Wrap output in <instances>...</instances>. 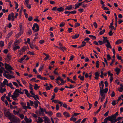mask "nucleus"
Returning a JSON list of instances; mask_svg holds the SVG:
<instances>
[{
    "mask_svg": "<svg viewBox=\"0 0 123 123\" xmlns=\"http://www.w3.org/2000/svg\"><path fill=\"white\" fill-rule=\"evenodd\" d=\"M49 55L47 54L46 55V57L44 58V60L46 61L48 59L49 57Z\"/></svg>",
    "mask_w": 123,
    "mask_h": 123,
    "instance_id": "a19ab883",
    "label": "nucleus"
},
{
    "mask_svg": "<svg viewBox=\"0 0 123 123\" xmlns=\"http://www.w3.org/2000/svg\"><path fill=\"white\" fill-rule=\"evenodd\" d=\"M76 119L75 117H71L70 119V120L71 121H72L74 122H75L76 121Z\"/></svg>",
    "mask_w": 123,
    "mask_h": 123,
    "instance_id": "7c9ffc66",
    "label": "nucleus"
},
{
    "mask_svg": "<svg viewBox=\"0 0 123 123\" xmlns=\"http://www.w3.org/2000/svg\"><path fill=\"white\" fill-rule=\"evenodd\" d=\"M12 83L14 86H16L17 87H19V86L18 85L17 83L16 82H12Z\"/></svg>",
    "mask_w": 123,
    "mask_h": 123,
    "instance_id": "58836bf2",
    "label": "nucleus"
},
{
    "mask_svg": "<svg viewBox=\"0 0 123 123\" xmlns=\"http://www.w3.org/2000/svg\"><path fill=\"white\" fill-rule=\"evenodd\" d=\"M44 121V122L45 121L47 122V121H50V120L49 118L48 117H45Z\"/></svg>",
    "mask_w": 123,
    "mask_h": 123,
    "instance_id": "603ef678",
    "label": "nucleus"
},
{
    "mask_svg": "<svg viewBox=\"0 0 123 123\" xmlns=\"http://www.w3.org/2000/svg\"><path fill=\"white\" fill-rule=\"evenodd\" d=\"M26 48L25 46H23L21 49V50H20L22 51V52H24L25 51V50H26Z\"/></svg>",
    "mask_w": 123,
    "mask_h": 123,
    "instance_id": "473e14b6",
    "label": "nucleus"
},
{
    "mask_svg": "<svg viewBox=\"0 0 123 123\" xmlns=\"http://www.w3.org/2000/svg\"><path fill=\"white\" fill-rule=\"evenodd\" d=\"M19 29L20 31L18 34H19L20 36L23 33V31L22 30V24H20L19 25Z\"/></svg>",
    "mask_w": 123,
    "mask_h": 123,
    "instance_id": "423d86ee",
    "label": "nucleus"
},
{
    "mask_svg": "<svg viewBox=\"0 0 123 123\" xmlns=\"http://www.w3.org/2000/svg\"><path fill=\"white\" fill-rule=\"evenodd\" d=\"M107 118L108 119V120L110 121H111L112 120H114L115 119L112 115L108 117Z\"/></svg>",
    "mask_w": 123,
    "mask_h": 123,
    "instance_id": "f8f14e48",
    "label": "nucleus"
},
{
    "mask_svg": "<svg viewBox=\"0 0 123 123\" xmlns=\"http://www.w3.org/2000/svg\"><path fill=\"white\" fill-rule=\"evenodd\" d=\"M56 80H59L61 81V83H64V80H63L61 79V77L60 76H59L58 77H57V78L55 79Z\"/></svg>",
    "mask_w": 123,
    "mask_h": 123,
    "instance_id": "4468645a",
    "label": "nucleus"
},
{
    "mask_svg": "<svg viewBox=\"0 0 123 123\" xmlns=\"http://www.w3.org/2000/svg\"><path fill=\"white\" fill-rule=\"evenodd\" d=\"M80 114V113H74L73 115H72V117H75L77 116L78 115H79Z\"/></svg>",
    "mask_w": 123,
    "mask_h": 123,
    "instance_id": "37998d69",
    "label": "nucleus"
},
{
    "mask_svg": "<svg viewBox=\"0 0 123 123\" xmlns=\"http://www.w3.org/2000/svg\"><path fill=\"white\" fill-rule=\"evenodd\" d=\"M20 104L23 108V109H25V108H26L25 107H26V103H24L23 102H21L20 103Z\"/></svg>",
    "mask_w": 123,
    "mask_h": 123,
    "instance_id": "2eb2a0df",
    "label": "nucleus"
},
{
    "mask_svg": "<svg viewBox=\"0 0 123 123\" xmlns=\"http://www.w3.org/2000/svg\"><path fill=\"white\" fill-rule=\"evenodd\" d=\"M7 57L8 58V59L9 60H10L11 59V56L9 54H8L7 55Z\"/></svg>",
    "mask_w": 123,
    "mask_h": 123,
    "instance_id": "864d4df0",
    "label": "nucleus"
},
{
    "mask_svg": "<svg viewBox=\"0 0 123 123\" xmlns=\"http://www.w3.org/2000/svg\"><path fill=\"white\" fill-rule=\"evenodd\" d=\"M79 35H80L79 34H76L74 36H73L71 37L73 39H76L79 37Z\"/></svg>",
    "mask_w": 123,
    "mask_h": 123,
    "instance_id": "412c9836",
    "label": "nucleus"
},
{
    "mask_svg": "<svg viewBox=\"0 0 123 123\" xmlns=\"http://www.w3.org/2000/svg\"><path fill=\"white\" fill-rule=\"evenodd\" d=\"M68 10H70L72 8V5H70L69 6H67Z\"/></svg>",
    "mask_w": 123,
    "mask_h": 123,
    "instance_id": "680f3d73",
    "label": "nucleus"
},
{
    "mask_svg": "<svg viewBox=\"0 0 123 123\" xmlns=\"http://www.w3.org/2000/svg\"><path fill=\"white\" fill-rule=\"evenodd\" d=\"M20 109L19 108V110L18 111H16L15 110H14L13 112L15 115H18V113L19 112V110H20Z\"/></svg>",
    "mask_w": 123,
    "mask_h": 123,
    "instance_id": "72a5a7b5",
    "label": "nucleus"
},
{
    "mask_svg": "<svg viewBox=\"0 0 123 123\" xmlns=\"http://www.w3.org/2000/svg\"><path fill=\"white\" fill-rule=\"evenodd\" d=\"M76 13V11L74 10L71 12H69L68 11H66L64 12V13L65 14H67L68 13L69 14L71 13L72 14H74Z\"/></svg>",
    "mask_w": 123,
    "mask_h": 123,
    "instance_id": "1a4fd4ad",
    "label": "nucleus"
},
{
    "mask_svg": "<svg viewBox=\"0 0 123 123\" xmlns=\"http://www.w3.org/2000/svg\"><path fill=\"white\" fill-rule=\"evenodd\" d=\"M117 102L116 100H113L111 103V104L113 105H116V102Z\"/></svg>",
    "mask_w": 123,
    "mask_h": 123,
    "instance_id": "a18cd8bd",
    "label": "nucleus"
},
{
    "mask_svg": "<svg viewBox=\"0 0 123 123\" xmlns=\"http://www.w3.org/2000/svg\"><path fill=\"white\" fill-rule=\"evenodd\" d=\"M8 82V81L6 79H4V81L3 82V84H4V85H6V83H7Z\"/></svg>",
    "mask_w": 123,
    "mask_h": 123,
    "instance_id": "13d9d810",
    "label": "nucleus"
},
{
    "mask_svg": "<svg viewBox=\"0 0 123 123\" xmlns=\"http://www.w3.org/2000/svg\"><path fill=\"white\" fill-rule=\"evenodd\" d=\"M105 30L104 29L103 31H100L99 33V35H101L103 34L105 32Z\"/></svg>",
    "mask_w": 123,
    "mask_h": 123,
    "instance_id": "4c0bfd02",
    "label": "nucleus"
},
{
    "mask_svg": "<svg viewBox=\"0 0 123 123\" xmlns=\"http://www.w3.org/2000/svg\"><path fill=\"white\" fill-rule=\"evenodd\" d=\"M59 49L62 50L63 51H64V50H66L67 48L65 47H60V48H59Z\"/></svg>",
    "mask_w": 123,
    "mask_h": 123,
    "instance_id": "c9c22d12",
    "label": "nucleus"
},
{
    "mask_svg": "<svg viewBox=\"0 0 123 123\" xmlns=\"http://www.w3.org/2000/svg\"><path fill=\"white\" fill-rule=\"evenodd\" d=\"M74 58V56L73 55H72L71 56H70V58L69 60V61L72 60Z\"/></svg>",
    "mask_w": 123,
    "mask_h": 123,
    "instance_id": "69168bd1",
    "label": "nucleus"
},
{
    "mask_svg": "<svg viewBox=\"0 0 123 123\" xmlns=\"http://www.w3.org/2000/svg\"><path fill=\"white\" fill-rule=\"evenodd\" d=\"M18 91H17V92L18 93V94H17L16 95H11V97L13 99V100H18L17 98L16 99H14V98H16L17 97H18L19 95V93L18 92Z\"/></svg>",
    "mask_w": 123,
    "mask_h": 123,
    "instance_id": "0eeeda50",
    "label": "nucleus"
},
{
    "mask_svg": "<svg viewBox=\"0 0 123 123\" xmlns=\"http://www.w3.org/2000/svg\"><path fill=\"white\" fill-rule=\"evenodd\" d=\"M89 37H92V39H96V37L95 36H93V35H89Z\"/></svg>",
    "mask_w": 123,
    "mask_h": 123,
    "instance_id": "4d7b16f0",
    "label": "nucleus"
},
{
    "mask_svg": "<svg viewBox=\"0 0 123 123\" xmlns=\"http://www.w3.org/2000/svg\"><path fill=\"white\" fill-rule=\"evenodd\" d=\"M120 69L119 68H117L115 69V71L116 72V74L117 75H118L120 72Z\"/></svg>",
    "mask_w": 123,
    "mask_h": 123,
    "instance_id": "a211bd4d",
    "label": "nucleus"
},
{
    "mask_svg": "<svg viewBox=\"0 0 123 123\" xmlns=\"http://www.w3.org/2000/svg\"><path fill=\"white\" fill-rule=\"evenodd\" d=\"M59 101L58 100L55 99L53 100L52 101V102H54L55 103H58L59 102Z\"/></svg>",
    "mask_w": 123,
    "mask_h": 123,
    "instance_id": "3c124183",
    "label": "nucleus"
},
{
    "mask_svg": "<svg viewBox=\"0 0 123 123\" xmlns=\"http://www.w3.org/2000/svg\"><path fill=\"white\" fill-rule=\"evenodd\" d=\"M64 8L62 7H61L57 8V10L59 12H63L64 11Z\"/></svg>",
    "mask_w": 123,
    "mask_h": 123,
    "instance_id": "ddd939ff",
    "label": "nucleus"
},
{
    "mask_svg": "<svg viewBox=\"0 0 123 123\" xmlns=\"http://www.w3.org/2000/svg\"><path fill=\"white\" fill-rule=\"evenodd\" d=\"M56 115L57 117H62L61 113L60 112H58L57 113Z\"/></svg>",
    "mask_w": 123,
    "mask_h": 123,
    "instance_id": "f704fd0d",
    "label": "nucleus"
},
{
    "mask_svg": "<svg viewBox=\"0 0 123 123\" xmlns=\"http://www.w3.org/2000/svg\"><path fill=\"white\" fill-rule=\"evenodd\" d=\"M108 120V119L107 117L104 120V122H102V123H107V122Z\"/></svg>",
    "mask_w": 123,
    "mask_h": 123,
    "instance_id": "bf43d9fd",
    "label": "nucleus"
},
{
    "mask_svg": "<svg viewBox=\"0 0 123 123\" xmlns=\"http://www.w3.org/2000/svg\"><path fill=\"white\" fill-rule=\"evenodd\" d=\"M19 117H20L21 119H23L24 118V115L22 114H20L19 115Z\"/></svg>",
    "mask_w": 123,
    "mask_h": 123,
    "instance_id": "774afa93",
    "label": "nucleus"
},
{
    "mask_svg": "<svg viewBox=\"0 0 123 123\" xmlns=\"http://www.w3.org/2000/svg\"><path fill=\"white\" fill-rule=\"evenodd\" d=\"M95 77L94 78L96 80H98V78L99 76V74L98 73V72H96L95 73Z\"/></svg>",
    "mask_w": 123,
    "mask_h": 123,
    "instance_id": "9d476101",
    "label": "nucleus"
},
{
    "mask_svg": "<svg viewBox=\"0 0 123 123\" xmlns=\"http://www.w3.org/2000/svg\"><path fill=\"white\" fill-rule=\"evenodd\" d=\"M102 105H101L100 107H99V109L97 110V111L96 112H94V114L95 115L96 114H97L100 111V110L102 107Z\"/></svg>",
    "mask_w": 123,
    "mask_h": 123,
    "instance_id": "c85d7f7f",
    "label": "nucleus"
},
{
    "mask_svg": "<svg viewBox=\"0 0 123 123\" xmlns=\"http://www.w3.org/2000/svg\"><path fill=\"white\" fill-rule=\"evenodd\" d=\"M27 54L30 55H34L33 52H31L30 51L28 52H27Z\"/></svg>",
    "mask_w": 123,
    "mask_h": 123,
    "instance_id": "de8ad7c7",
    "label": "nucleus"
},
{
    "mask_svg": "<svg viewBox=\"0 0 123 123\" xmlns=\"http://www.w3.org/2000/svg\"><path fill=\"white\" fill-rule=\"evenodd\" d=\"M58 90V89L57 87H56L54 89V91L55 93H57Z\"/></svg>",
    "mask_w": 123,
    "mask_h": 123,
    "instance_id": "5fc2aeb1",
    "label": "nucleus"
},
{
    "mask_svg": "<svg viewBox=\"0 0 123 123\" xmlns=\"http://www.w3.org/2000/svg\"><path fill=\"white\" fill-rule=\"evenodd\" d=\"M36 101H35L33 102V104L35 105L34 107L35 108L37 109L38 106V104L37 102V100H36Z\"/></svg>",
    "mask_w": 123,
    "mask_h": 123,
    "instance_id": "dca6fc26",
    "label": "nucleus"
},
{
    "mask_svg": "<svg viewBox=\"0 0 123 123\" xmlns=\"http://www.w3.org/2000/svg\"><path fill=\"white\" fill-rule=\"evenodd\" d=\"M20 48V47L18 46H15L13 48L14 51H15L17 49H19Z\"/></svg>",
    "mask_w": 123,
    "mask_h": 123,
    "instance_id": "5701e85b",
    "label": "nucleus"
},
{
    "mask_svg": "<svg viewBox=\"0 0 123 123\" xmlns=\"http://www.w3.org/2000/svg\"><path fill=\"white\" fill-rule=\"evenodd\" d=\"M44 65V64H43V65H41L40 67V68L38 70L39 72H40L41 71H42V69L43 68Z\"/></svg>",
    "mask_w": 123,
    "mask_h": 123,
    "instance_id": "393cba45",
    "label": "nucleus"
},
{
    "mask_svg": "<svg viewBox=\"0 0 123 123\" xmlns=\"http://www.w3.org/2000/svg\"><path fill=\"white\" fill-rule=\"evenodd\" d=\"M17 91H18V89H16L14 92L13 93V95H16L17 94H18Z\"/></svg>",
    "mask_w": 123,
    "mask_h": 123,
    "instance_id": "09e8293b",
    "label": "nucleus"
},
{
    "mask_svg": "<svg viewBox=\"0 0 123 123\" xmlns=\"http://www.w3.org/2000/svg\"><path fill=\"white\" fill-rule=\"evenodd\" d=\"M14 3L15 4V9H17L18 7V3L16 1L14 2Z\"/></svg>",
    "mask_w": 123,
    "mask_h": 123,
    "instance_id": "c03bdc74",
    "label": "nucleus"
},
{
    "mask_svg": "<svg viewBox=\"0 0 123 123\" xmlns=\"http://www.w3.org/2000/svg\"><path fill=\"white\" fill-rule=\"evenodd\" d=\"M107 44L105 45L106 46V47L107 48H110L111 49V45L110 44V43L109 42V41L108 42H107Z\"/></svg>",
    "mask_w": 123,
    "mask_h": 123,
    "instance_id": "6ab92c4d",
    "label": "nucleus"
},
{
    "mask_svg": "<svg viewBox=\"0 0 123 123\" xmlns=\"http://www.w3.org/2000/svg\"><path fill=\"white\" fill-rule=\"evenodd\" d=\"M73 30V28H68V31L69 33H70Z\"/></svg>",
    "mask_w": 123,
    "mask_h": 123,
    "instance_id": "338daca9",
    "label": "nucleus"
},
{
    "mask_svg": "<svg viewBox=\"0 0 123 123\" xmlns=\"http://www.w3.org/2000/svg\"><path fill=\"white\" fill-rule=\"evenodd\" d=\"M6 91V89L5 88L3 89L2 87H1L0 89V92L1 93H3L4 92Z\"/></svg>",
    "mask_w": 123,
    "mask_h": 123,
    "instance_id": "aec40b11",
    "label": "nucleus"
},
{
    "mask_svg": "<svg viewBox=\"0 0 123 123\" xmlns=\"http://www.w3.org/2000/svg\"><path fill=\"white\" fill-rule=\"evenodd\" d=\"M5 69L8 71H9V70H14V69L11 67V66L6 63H5Z\"/></svg>",
    "mask_w": 123,
    "mask_h": 123,
    "instance_id": "7ed1b4c3",
    "label": "nucleus"
},
{
    "mask_svg": "<svg viewBox=\"0 0 123 123\" xmlns=\"http://www.w3.org/2000/svg\"><path fill=\"white\" fill-rule=\"evenodd\" d=\"M3 76L6 77L8 79H11V78H8V74H6V73H4L3 74Z\"/></svg>",
    "mask_w": 123,
    "mask_h": 123,
    "instance_id": "ea45409f",
    "label": "nucleus"
},
{
    "mask_svg": "<svg viewBox=\"0 0 123 123\" xmlns=\"http://www.w3.org/2000/svg\"><path fill=\"white\" fill-rule=\"evenodd\" d=\"M107 59L108 61H109L111 59V58L110 56V55L109 54H108L107 55Z\"/></svg>",
    "mask_w": 123,
    "mask_h": 123,
    "instance_id": "e433bc0d",
    "label": "nucleus"
},
{
    "mask_svg": "<svg viewBox=\"0 0 123 123\" xmlns=\"http://www.w3.org/2000/svg\"><path fill=\"white\" fill-rule=\"evenodd\" d=\"M27 105L32 106L33 104V102L32 101L30 100L29 102H27Z\"/></svg>",
    "mask_w": 123,
    "mask_h": 123,
    "instance_id": "9b49d317",
    "label": "nucleus"
},
{
    "mask_svg": "<svg viewBox=\"0 0 123 123\" xmlns=\"http://www.w3.org/2000/svg\"><path fill=\"white\" fill-rule=\"evenodd\" d=\"M80 26V24L78 23H76L75 24L74 27L76 28L77 27L79 26Z\"/></svg>",
    "mask_w": 123,
    "mask_h": 123,
    "instance_id": "6e6d98bb",
    "label": "nucleus"
},
{
    "mask_svg": "<svg viewBox=\"0 0 123 123\" xmlns=\"http://www.w3.org/2000/svg\"><path fill=\"white\" fill-rule=\"evenodd\" d=\"M20 43V42H19V41L18 40H17V39H16V40L15 41L14 43V44L15 45H16L17 44H16V43Z\"/></svg>",
    "mask_w": 123,
    "mask_h": 123,
    "instance_id": "e2e57ef3",
    "label": "nucleus"
},
{
    "mask_svg": "<svg viewBox=\"0 0 123 123\" xmlns=\"http://www.w3.org/2000/svg\"><path fill=\"white\" fill-rule=\"evenodd\" d=\"M13 31H11L9 33L7 34V36L8 38L12 34Z\"/></svg>",
    "mask_w": 123,
    "mask_h": 123,
    "instance_id": "2f4dec72",
    "label": "nucleus"
},
{
    "mask_svg": "<svg viewBox=\"0 0 123 123\" xmlns=\"http://www.w3.org/2000/svg\"><path fill=\"white\" fill-rule=\"evenodd\" d=\"M4 113L5 116L6 117H8L9 119L10 120H11V119H12L13 122H17V120L15 116L13 114H11L9 111H6V110H4Z\"/></svg>",
    "mask_w": 123,
    "mask_h": 123,
    "instance_id": "f257e3e1",
    "label": "nucleus"
},
{
    "mask_svg": "<svg viewBox=\"0 0 123 123\" xmlns=\"http://www.w3.org/2000/svg\"><path fill=\"white\" fill-rule=\"evenodd\" d=\"M102 97L101 98V102L103 101V100L105 98V95L104 94H103V96H102Z\"/></svg>",
    "mask_w": 123,
    "mask_h": 123,
    "instance_id": "052dcab7",
    "label": "nucleus"
},
{
    "mask_svg": "<svg viewBox=\"0 0 123 123\" xmlns=\"http://www.w3.org/2000/svg\"><path fill=\"white\" fill-rule=\"evenodd\" d=\"M37 78H39L41 80H43V77H42L41 75H37Z\"/></svg>",
    "mask_w": 123,
    "mask_h": 123,
    "instance_id": "c756f323",
    "label": "nucleus"
},
{
    "mask_svg": "<svg viewBox=\"0 0 123 123\" xmlns=\"http://www.w3.org/2000/svg\"><path fill=\"white\" fill-rule=\"evenodd\" d=\"M69 86H65V87L67 88H69L71 89L73 88H74L75 86H74V85H72L71 84Z\"/></svg>",
    "mask_w": 123,
    "mask_h": 123,
    "instance_id": "a878e982",
    "label": "nucleus"
},
{
    "mask_svg": "<svg viewBox=\"0 0 123 123\" xmlns=\"http://www.w3.org/2000/svg\"><path fill=\"white\" fill-rule=\"evenodd\" d=\"M63 114L66 117H70V116L69 114L66 111H65L64 112Z\"/></svg>",
    "mask_w": 123,
    "mask_h": 123,
    "instance_id": "f3484780",
    "label": "nucleus"
},
{
    "mask_svg": "<svg viewBox=\"0 0 123 123\" xmlns=\"http://www.w3.org/2000/svg\"><path fill=\"white\" fill-rule=\"evenodd\" d=\"M38 121L37 122H39L40 123H41L43 122V120L42 119V118H41L40 117H38Z\"/></svg>",
    "mask_w": 123,
    "mask_h": 123,
    "instance_id": "cd10ccee",
    "label": "nucleus"
},
{
    "mask_svg": "<svg viewBox=\"0 0 123 123\" xmlns=\"http://www.w3.org/2000/svg\"><path fill=\"white\" fill-rule=\"evenodd\" d=\"M33 25H35V27L37 28L35 30L34 32L38 31L39 30V27L37 23H34Z\"/></svg>",
    "mask_w": 123,
    "mask_h": 123,
    "instance_id": "6e6552de",
    "label": "nucleus"
},
{
    "mask_svg": "<svg viewBox=\"0 0 123 123\" xmlns=\"http://www.w3.org/2000/svg\"><path fill=\"white\" fill-rule=\"evenodd\" d=\"M123 41V40L121 39H119L117 40L115 44H118L121 43Z\"/></svg>",
    "mask_w": 123,
    "mask_h": 123,
    "instance_id": "4be33fe9",
    "label": "nucleus"
},
{
    "mask_svg": "<svg viewBox=\"0 0 123 123\" xmlns=\"http://www.w3.org/2000/svg\"><path fill=\"white\" fill-rule=\"evenodd\" d=\"M93 25L95 27V28H97L98 26V25L97 23L95 22H94L93 23Z\"/></svg>",
    "mask_w": 123,
    "mask_h": 123,
    "instance_id": "0e129e2a",
    "label": "nucleus"
},
{
    "mask_svg": "<svg viewBox=\"0 0 123 123\" xmlns=\"http://www.w3.org/2000/svg\"><path fill=\"white\" fill-rule=\"evenodd\" d=\"M1 47H2L4 46V41H1L0 42V44Z\"/></svg>",
    "mask_w": 123,
    "mask_h": 123,
    "instance_id": "49530a36",
    "label": "nucleus"
},
{
    "mask_svg": "<svg viewBox=\"0 0 123 123\" xmlns=\"http://www.w3.org/2000/svg\"><path fill=\"white\" fill-rule=\"evenodd\" d=\"M108 88H105L104 90L103 89L102 90H100V93L101 96H103L104 94V93H106L108 91Z\"/></svg>",
    "mask_w": 123,
    "mask_h": 123,
    "instance_id": "20e7f679",
    "label": "nucleus"
},
{
    "mask_svg": "<svg viewBox=\"0 0 123 123\" xmlns=\"http://www.w3.org/2000/svg\"><path fill=\"white\" fill-rule=\"evenodd\" d=\"M65 24V23L64 22H62L60 24L59 26L60 27H62L64 26Z\"/></svg>",
    "mask_w": 123,
    "mask_h": 123,
    "instance_id": "8fccbe9b",
    "label": "nucleus"
},
{
    "mask_svg": "<svg viewBox=\"0 0 123 123\" xmlns=\"http://www.w3.org/2000/svg\"><path fill=\"white\" fill-rule=\"evenodd\" d=\"M23 91H25V93L27 97L29 98H30V97H33L35 100H37V99L35 98L34 96H33L30 95L27 90L25 89L23 90Z\"/></svg>",
    "mask_w": 123,
    "mask_h": 123,
    "instance_id": "f03ea898",
    "label": "nucleus"
},
{
    "mask_svg": "<svg viewBox=\"0 0 123 123\" xmlns=\"http://www.w3.org/2000/svg\"><path fill=\"white\" fill-rule=\"evenodd\" d=\"M99 85L100 88V90L103 89L104 85V82L103 81H101L99 83Z\"/></svg>",
    "mask_w": 123,
    "mask_h": 123,
    "instance_id": "39448f33",
    "label": "nucleus"
},
{
    "mask_svg": "<svg viewBox=\"0 0 123 123\" xmlns=\"http://www.w3.org/2000/svg\"><path fill=\"white\" fill-rule=\"evenodd\" d=\"M35 86L34 87V89L37 90L40 87L38 86L37 84H35Z\"/></svg>",
    "mask_w": 123,
    "mask_h": 123,
    "instance_id": "b1692460",
    "label": "nucleus"
},
{
    "mask_svg": "<svg viewBox=\"0 0 123 123\" xmlns=\"http://www.w3.org/2000/svg\"><path fill=\"white\" fill-rule=\"evenodd\" d=\"M32 34V32L31 30L30 29L28 30V32L26 33V34L29 35H31Z\"/></svg>",
    "mask_w": 123,
    "mask_h": 123,
    "instance_id": "bb28decb",
    "label": "nucleus"
},
{
    "mask_svg": "<svg viewBox=\"0 0 123 123\" xmlns=\"http://www.w3.org/2000/svg\"><path fill=\"white\" fill-rule=\"evenodd\" d=\"M118 90L119 92H122L123 91V87L118 88Z\"/></svg>",
    "mask_w": 123,
    "mask_h": 123,
    "instance_id": "79ce46f5",
    "label": "nucleus"
}]
</instances>
